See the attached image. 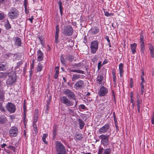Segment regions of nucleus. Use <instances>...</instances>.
<instances>
[{"label": "nucleus", "instance_id": "obj_3", "mask_svg": "<svg viewBox=\"0 0 154 154\" xmlns=\"http://www.w3.org/2000/svg\"><path fill=\"white\" fill-rule=\"evenodd\" d=\"M62 32L65 35L70 36L72 35L73 32V29L72 26H64L62 29Z\"/></svg>", "mask_w": 154, "mask_h": 154}, {"label": "nucleus", "instance_id": "obj_40", "mask_svg": "<svg viewBox=\"0 0 154 154\" xmlns=\"http://www.w3.org/2000/svg\"><path fill=\"white\" fill-rule=\"evenodd\" d=\"M111 149L109 148L106 149L104 152L103 154H110Z\"/></svg>", "mask_w": 154, "mask_h": 154}, {"label": "nucleus", "instance_id": "obj_55", "mask_svg": "<svg viewBox=\"0 0 154 154\" xmlns=\"http://www.w3.org/2000/svg\"><path fill=\"white\" fill-rule=\"evenodd\" d=\"M141 82L140 84H144L145 83V80L144 78L141 75Z\"/></svg>", "mask_w": 154, "mask_h": 154}, {"label": "nucleus", "instance_id": "obj_53", "mask_svg": "<svg viewBox=\"0 0 154 154\" xmlns=\"http://www.w3.org/2000/svg\"><path fill=\"white\" fill-rule=\"evenodd\" d=\"M27 0H24V5L25 9L26 10L27 9V5H26Z\"/></svg>", "mask_w": 154, "mask_h": 154}, {"label": "nucleus", "instance_id": "obj_61", "mask_svg": "<svg viewBox=\"0 0 154 154\" xmlns=\"http://www.w3.org/2000/svg\"><path fill=\"white\" fill-rule=\"evenodd\" d=\"M107 40L108 42L109 43V44H110V41L109 38V37L108 36H106L105 38Z\"/></svg>", "mask_w": 154, "mask_h": 154}, {"label": "nucleus", "instance_id": "obj_50", "mask_svg": "<svg viewBox=\"0 0 154 154\" xmlns=\"http://www.w3.org/2000/svg\"><path fill=\"white\" fill-rule=\"evenodd\" d=\"M133 80L132 78H131L130 79V85L131 88H132L133 86Z\"/></svg>", "mask_w": 154, "mask_h": 154}, {"label": "nucleus", "instance_id": "obj_45", "mask_svg": "<svg viewBox=\"0 0 154 154\" xmlns=\"http://www.w3.org/2000/svg\"><path fill=\"white\" fill-rule=\"evenodd\" d=\"M104 15L106 17H109L113 15V13H109L108 11H104Z\"/></svg>", "mask_w": 154, "mask_h": 154}, {"label": "nucleus", "instance_id": "obj_64", "mask_svg": "<svg viewBox=\"0 0 154 154\" xmlns=\"http://www.w3.org/2000/svg\"><path fill=\"white\" fill-rule=\"evenodd\" d=\"M137 100H140V96H139V94H137Z\"/></svg>", "mask_w": 154, "mask_h": 154}, {"label": "nucleus", "instance_id": "obj_56", "mask_svg": "<svg viewBox=\"0 0 154 154\" xmlns=\"http://www.w3.org/2000/svg\"><path fill=\"white\" fill-rule=\"evenodd\" d=\"M79 107L80 108H81L83 109H85L86 108L85 106L83 104H82V105H80Z\"/></svg>", "mask_w": 154, "mask_h": 154}, {"label": "nucleus", "instance_id": "obj_33", "mask_svg": "<svg viewBox=\"0 0 154 154\" xmlns=\"http://www.w3.org/2000/svg\"><path fill=\"white\" fill-rule=\"evenodd\" d=\"M75 138L76 140H81L82 138V134H77L75 136Z\"/></svg>", "mask_w": 154, "mask_h": 154}, {"label": "nucleus", "instance_id": "obj_28", "mask_svg": "<svg viewBox=\"0 0 154 154\" xmlns=\"http://www.w3.org/2000/svg\"><path fill=\"white\" fill-rule=\"evenodd\" d=\"M8 72H0V79L6 78L8 75Z\"/></svg>", "mask_w": 154, "mask_h": 154}, {"label": "nucleus", "instance_id": "obj_51", "mask_svg": "<svg viewBox=\"0 0 154 154\" xmlns=\"http://www.w3.org/2000/svg\"><path fill=\"white\" fill-rule=\"evenodd\" d=\"M102 65V64L101 65V61H100L98 63L97 66L98 69V70L100 69L101 66Z\"/></svg>", "mask_w": 154, "mask_h": 154}, {"label": "nucleus", "instance_id": "obj_60", "mask_svg": "<svg viewBox=\"0 0 154 154\" xmlns=\"http://www.w3.org/2000/svg\"><path fill=\"white\" fill-rule=\"evenodd\" d=\"M151 121L152 123V124H154V116H153L152 117V118L151 119Z\"/></svg>", "mask_w": 154, "mask_h": 154}, {"label": "nucleus", "instance_id": "obj_9", "mask_svg": "<svg viewBox=\"0 0 154 154\" xmlns=\"http://www.w3.org/2000/svg\"><path fill=\"white\" fill-rule=\"evenodd\" d=\"M60 100L62 103L68 106H72L73 105L72 102L71 101L66 97H62L60 98Z\"/></svg>", "mask_w": 154, "mask_h": 154}, {"label": "nucleus", "instance_id": "obj_52", "mask_svg": "<svg viewBox=\"0 0 154 154\" xmlns=\"http://www.w3.org/2000/svg\"><path fill=\"white\" fill-rule=\"evenodd\" d=\"M144 84H140V90L143 91V90H145V88L144 86Z\"/></svg>", "mask_w": 154, "mask_h": 154}, {"label": "nucleus", "instance_id": "obj_57", "mask_svg": "<svg viewBox=\"0 0 154 154\" xmlns=\"http://www.w3.org/2000/svg\"><path fill=\"white\" fill-rule=\"evenodd\" d=\"M108 60L106 59L103 61L102 63V65H104L108 63Z\"/></svg>", "mask_w": 154, "mask_h": 154}, {"label": "nucleus", "instance_id": "obj_4", "mask_svg": "<svg viewBox=\"0 0 154 154\" xmlns=\"http://www.w3.org/2000/svg\"><path fill=\"white\" fill-rule=\"evenodd\" d=\"M19 14L18 11L15 8L12 9L8 14V17L11 19L17 18Z\"/></svg>", "mask_w": 154, "mask_h": 154}, {"label": "nucleus", "instance_id": "obj_17", "mask_svg": "<svg viewBox=\"0 0 154 154\" xmlns=\"http://www.w3.org/2000/svg\"><path fill=\"white\" fill-rule=\"evenodd\" d=\"M55 29V42L56 43H57L59 42L58 40V35L59 31V28L58 25L56 26Z\"/></svg>", "mask_w": 154, "mask_h": 154}, {"label": "nucleus", "instance_id": "obj_58", "mask_svg": "<svg viewBox=\"0 0 154 154\" xmlns=\"http://www.w3.org/2000/svg\"><path fill=\"white\" fill-rule=\"evenodd\" d=\"M7 0H0V3L4 4L7 2Z\"/></svg>", "mask_w": 154, "mask_h": 154}, {"label": "nucleus", "instance_id": "obj_41", "mask_svg": "<svg viewBox=\"0 0 154 154\" xmlns=\"http://www.w3.org/2000/svg\"><path fill=\"white\" fill-rule=\"evenodd\" d=\"M5 26L6 29H9L11 28V26L8 21H7V22L5 24Z\"/></svg>", "mask_w": 154, "mask_h": 154}, {"label": "nucleus", "instance_id": "obj_27", "mask_svg": "<svg viewBox=\"0 0 154 154\" xmlns=\"http://www.w3.org/2000/svg\"><path fill=\"white\" fill-rule=\"evenodd\" d=\"M112 74L114 83L115 85H116V78L115 70L114 69L112 70Z\"/></svg>", "mask_w": 154, "mask_h": 154}, {"label": "nucleus", "instance_id": "obj_48", "mask_svg": "<svg viewBox=\"0 0 154 154\" xmlns=\"http://www.w3.org/2000/svg\"><path fill=\"white\" fill-rule=\"evenodd\" d=\"M7 148L8 149H10L12 150H13V151H14L15 150V148L14 146H8L7 147Z\"/></svg>", "mask_w": 154, "mask_h": 154}, {"label": "nucleus", "instance_id": "obj_34", "mask_svg": "<svg viewBox=\"0 0 154 154\" xmlns=\"http://www.w3.org/2000/svg\"><path fill=\"white\" fill-rule=\"evenodd\" d=\"M38 115L37 113H35L34 114V118L33 119V124H36L38 120Z\"/></svg>", "mask_w": 154, "mask_h": 154}, {"label": "nucleus", "instance_id": "obj_54", "mask_svg": "<svg viewBox=\"0 0 154 154\" xmlns=\"http://www.w3.org/2000/svg\"><path fill=\"white\" fill-rule=\"evenodd\" d=\"M32 72H33V70L30 69V70L29 71V77L30 79H31V77H32Z\"/></svg>", "mask_w": 154, "mask_h": 154}, {"label": "nucleus", "instance_id": "obj_1", "mask_svg": "<svg viewBox=\"0 0 154 154\" xmlns=\"http://www.w3.org/2000/svg\"><path fill=\"white\" fill-rule=\"evenodd\" d=\"M54 144L57 154H66V147L61 142L58 141H55Z\"/></svg>", "mask_w": 154, "mask_h": 154}, {"label": "nucleus", "instance_id": "obj_20", "mask_svg": "<svg viewBox=\"0 0 154 154\" xmlns=\"http://www.w3.org/2000/svg\"><path fill=\"white\" fill-rule=\"evenodd\" d=\"M8 120L4 115H0V124H4L6 123Z\"/></svg>", "mask_w": 154, "mask_h": 154}, {"label": "nucleus", "instance_id": "obj_22", "mask_svg": "<svg viewBox=\"0 0 154 154\" xmlns=\"http://www.w3.org/2000/svg\"><path fill=\"white\" fill-rule=\"evenodd\" d=\"M53 138L54 139H55V138L56 137V136L57 134V126L56 125H54L53 126Z\"/></svg>", "mask_w": 154, "mask_h": 154}, {"label": "nucleus", "instance_id": "obj_23", "mask_svg": "<svg viewBox=\"0 0 154 154\" xmlns=\"http://www.w3.org/2000/svg\"><path fill=\"white\" fill-rule=\"evenodd\" d=\"M137 46V44L135 43H134L133 44H131V51L132 53L133 54H134L136 52V49Z\"/></svg>", "mask_w": 154, "mask_h": 154}, {"label": "nucleus", "instance_id": "obj_42", "mask_svg": "<svg viewBox=\"0 0 154 154\" xmlns=\"http://www.w3.org/2000/svg\"><path fill=\"white\" fill-rule=\"evenodd\" d=\"M123 64L122 63H120L119 65V72H123Z\"/></svg>", "mask_w": 154, "mask_h": 154}, {"label": "nucleus", "instance_id": "obj_15", "mask_svg": "<svg viewBox=\"0 0 154 154\" xmlns=\"http://www.w3.org/2000/svg\"><path fill=\"white\" fill-rule=\"evenodd\" d=\"M84 85V82L82 80H80L75 84V88L76 89H79L83 88Z\"/></svg>", "mask_w": 154, "mask_h": 154}, {"label": "nucleus", "instance_id": "obj_35", "mask_svg": "<svg viewBox=\"0 0 154 154\" xmlns=\"http://www.w3.org/2000/svg\"><path fill=\"white\" fill-rule=\"evenodd\" d=\"M47 136L48 134H43L42 137V140L43 142L46 144L47 143V142L46 140V138H47Z\"/></svg>", "mask_w": 154, "mask_h": 154}, {"label": "nucleus", "instance_id": "obj_32", "mask_svg": "<svg viewBox=\"0 0 154 154\" xmlns=\"http://www.w3.org/2000/svg\"><path fill=\"white\" fill-rule=\"evenodd\" d=\"M5 93L2 91H0V101L3 102L5 100Z\"/></svg>", "mask_w": 154, "mask_h": 154}, {"label": "nucleus", "instance_id": "obj_43", "mask_svg": "<svg viewBox=\"0 0 154 154\" xmlns=\"http://www.w3.org/2000/svg\"><path fill=\"white\" fill-rule=\"evenodd\" d=\"M136 103L137 107H140V105L141 104L142 100H137Z\"/></svg>", "mask_w": 154, "mask_h": 154}, {"label": "nucleus", "instance_id": "obj_31", "mask_svg": "<svg viewBox=\"0 0 154 154\" xmlns=\"http://www.w3.org/2000/svg\"><path fill=\"white\" fill-rule=\"evenodd\" d=\"M60 12L61 15L62 16L63 14V7L62 6V2L60 0L58 3Z\"/></svg>", "mask_w": 154, "mask_h": 154}, {"label": "nucleus", "instance_id": "obj_24", "mask_svg": "<svg viewBox=\"0 0 154 154\" xmlns=\"http://www.w3.org/2000/svg\"><path fill=\"white\" fill-rule=\"evenodd\" d=\"M78 122L79 123L80 128L81 129H83L85 125L84 122L81 119H78Z\"/></svg>", "mask_w": 154, "mask_h": 154}, {"label": "nucleus", "instance_id": "obj_16", "mask_svg": "<svg viewBox=\"0 0 154 154\" xmlns=\"http://www.w3.org/2000/svg\"><path fill=\"white\" fill-rule=\"evenodd\" d=\"M37 60L40 62L43 60L44 55L43 53L40 50H39L37 52Z\"/></svg>", "mask_w": 154, "mask_h": 154}, {"label": "nucleus", "instance_id": "obj_59", "mask_svg": "<svg viewBox=\"0 0 154 154\" xmlns=\"http://www.w3.org/2000/svg\"><path fill=\"white\" fill-rule=\"evenodd\" d=\"M58 73H55L54 76V78L55 79H57L58 78Z\"/></svg>", "mask_w": 154, "mask_h": 154}, {"label": "nucleus", "instance_id": "obj_10", "mask_svg": "<svg viewBox=\"0 0 154 154\" xmlns=\"http://www.w3.org/2000/svg\"><path fill=\"white\" fill-rule=\"evenodd\" d=\"M64 94L67 96L70 99L75 100L76 96L75 94L69 89H66L63 91Z\"/></svg>", "mask_w": 154, "mask_h": 154}, {"label": "nucleus", "instance_id": "obj_29", "mask_svg": "<svg viewBox=\"0 0 154 154\" xmlns=\"http://www.w3.org/2000/svg\"><path fill=\"white\" fill-rule=\"evenodd\" d=\"M43 67V66L42 64L40 63H38L36 68L37 72H41L42 70Z\"/></svg>", "mask_w": 154, "mask_h": 154}, {"label": "nucleus", "instance_id": "obj_44", "mask_svg": "<svg viewBox=\"0 0 154 154\" xmlns=\"http://www.w3.org/2000/svg\"><path fill=\"white\" fill-rule=\"evenodd\" d=\"M103 147H99L97 154H103Z\"/></svg>", "mask_w": 154, "mask_h": 154}, {"label": "nucleus", "instance_id": "obj_63", "mask_svg": "<svg viewBox=\"0 0 154 154\" xmlns=\"http://www.w3.org/2000/svg\"><path fill=\"white\" fill-rule=\"evenodd\" d=\"M6 146V145L5 143H3L1 145V148H4L5 146Z\"/></svg>", "mask_w": 154, "mask_h": 154}, {"label": "nucleus", "instance_id": "obj_13", "mask_svg": "<svg viewBox=\"0 0 154 154\" xmlns=\"http://www.w3.org/2000/svg\"><path fill=\"white\" fill-rule=\"evenodd\" d=\"M108 89L102 86L100 87L98 92V94L100 97H103L106 96L108 93Z\"/></svg>", "mask_w": 154, "mask_h": 154}, {"label": "nucleus", "instance_id": "obj_18", "mask_svg": "<svg viewBox=\"0 0 154 154\" xmlns=\"http://www.w3.org/2000/svg\"><path fill=\"white\" fill-rule=\"evenodd\" d=\"M85 77V76L83 75L75 74L72 75V81H74L79 79L83 78Z\"/></svg>", "mask_w": 154, "mask_h": 154}, {"label": "nucleus", "instance_id": "obj_37", "mask_svg": "<svg viewBox=\"0 0 154 154\" xmlns=\"http://www.w3.org/2000/svg\"><path fill=\"white\" fill-rule=\"evenodd\" d=\"M113 117L115 125H118V123L116 118V115L114 112H113Z\"/></svg>", "mask_w": 154, "mask_h": 154}, {"label": "nucleus", "instance_id": "obj_12", "mask_svg": "<svg viewBox=\"0 0 154 154\" xmlns=\"http://www.w3.org/2000/svg\"><path fill=\"white\" fill-rule=\"evenodd\" d=\"M18 132V130L16 127H12L9 131V134L11 137H15L16 136Z\"/></svg>", "mask_w": 154, "mask_h": 154}, {"label": "nucleus", "instance_id": "obj_47", "mask_svg": "<svg viewBox=\"0 0 154 154\" xmlns=\"http://www.w3.org/2000/svg\"><path fill=\"white\" fill-rule=\"evenodd\" d=\"M5 15L4 13H0V20L3 19L5 18Z\"/></svg>", "mask_w": 154, "mask_h": 154}, {"label": "nucleus", "instance_id": "obj_7", "mask_svg": "<svg viewBox=\"0 0 154 154\" xmlns=\"http://www.w3.org/2000/svg\"><path fill=\"white\" fill-rule=\"evenodd\" d=\"M140 42L141 48V52L142 53H144L145 50V46L143 33V32H141L140 35Z\"/></svg>", "mask_w": 154, "mask_h": 154}, {"label": "nucleus", "instance_id": "obj_49", "mask_svg": "<svg viewBox=\"0 0 154 154\" xmlns=\"http://www.w3.org/2000/svg\"><path fill=\"white\" fill-rule=\"evenodd\" d=\"M59 67L56 66L55 68V73H58L59 72Z\"/></svg>", "mask_w": 154, "mask_h": 154}, {"label": "nucleus", "instance_id": "obj_6", "mask_svg": "<svg viewBox=\"0 0 154 154\" xmlns=\"http://www.w3.org/2000/svg\"><path fill=\"white\" fill-rule=\"evenodd\" d=\"M110 136V134H102L99 136V138L101 139V143L103 145L106 146L108 144L109 142L108 139Z\"/></svg>", "mask_w": 154, "mask_h": 154}, {"label": "nucleus", "instance_id": "obj_8", "mask_svg": "<svg viewBox=\"0 0 154 154\" xmlns=\"http://www.w3.org/2000/svg\"><path fill=\"white\" fill-rule=\"evenodd\" d=\"M110 130V126L109 124L106 123L104 126L100 128L98 131L100 134H105L107 132Z\"/></svg>", "mask_w": 154, "mask_h": 154}, {"label": "nucleus", "instance_id": "obj_39", "mask_svg": "<svg viewBox=\"0 0 154 154\" xmlns=\"http://www.w3.org/2000/svg\"><path fill=\"white\" fill-rule=\"evenodd\" d=\"M33 130L35 133L37 134L38 133V130L37 129V125L36 124H33Z\"/></svg>", "mask_w": 154, "mask_h": 154}, {"label": "nucleus", "instance_id": "obj_62", "mask_svg": "<svg viewBox=\"0 0 154 154\" xmlns=\"http://www.w3.org/2000/svg\"><path fill=\"white\" fill-rule=\"evenodd\" d=\"M33 19V16H32L31 18H29L28 20L30 21L31 23H32V20Z\"/></svg>", "mask_w": 154, "mask_h": 154}, {"label": "nucleus", "instance_id": "obj_19", "mask_svg": "<svg viewBox=\"0 0 154 154\" xmlns=\"http://www.w3.org/2000/svg\"><path fill=\"white\" fill-rule=\"evenodd\" d=\"M99 29L97 26L91 28L90 30L91 33L92 35H96L99 31Z\"/></svg>", "mask_w": 154, "mask_h": 154}, {"label": "nucleus", "instance_id": "obj_26", "mask_svg": "<svg viewBox=\"0 0 154 154\" xmlns=\"http://www.w3.org/2000/svg\"><path fill=\"white\" fill-rule=\"evenodd\" d=\"M15 44L18 46H21V40L19 37H16L15 41Z\"/></svg>", "mask_w": 154, "mask_h": 154}, {"label": "nucleus", "instance_id": "obj_46", "mask_svg": "<svg viewBox=\"0 0 154 154\" xmlns=\"http://www.w3.org/2000/svg\"><path fill=\"white\" fill-rule=\"evenodd\" d=\"M60 61L61 63L64 64H65L66 63V61L64 60V58L62 56H61L60 57Z\"/></svg>", "mask_w": 154, "mask_h": 154}, {"label": "nucleus", "instance_id": "obj_5", "mask_svg": "<svg viewBox=\"0 0 154 154\" xmlns=\"http://www.w3.org/2000/svg\"><path fill=\"white\" fill-rule=\"evenodd\" d=\"M98 44L97 40L93 41L91 42L90 48L92 53L94 54L96 53L98 49Z\"/></svg>", "mask_w": 154, "mask_h": 154}, {"label": "nucleus", "instance_id": "obj_2", "mask_svg": "<svg viewBox=\"0 0 154 154\" xmlns=\"http://www.w3.org/2000/svg\"><path fill=\"white\" fill-rule=\"evenodd\" d=\"M72 68H77V69H71L70 70V72L80 73L82 74H85V71L79 69L82 67V64L81 63H75L72 64Z\"/></svg>", "mask_w": 154, "mask_h": 154}, {"label": "nucleus", "instance_id": "obj_14", "mask_svg": "<svg viewBox=\"0 0 154 154\" xmlns=\"http://www.w3.org/2000/svg\"><path fill=\"white\" fill-rule=\"evenodd\" d=\"M16 78L14 75L10 76L9 75L7 80L6 81V83L7 85H10L13 83L16 82Z\"/></svg>", "mask_w": 154, "mask_h": 154}, {"label": "nucleus", "instance_id": "obj_38", "mask_svg": "<svg viewBox=\"0 0 154 154\" xmlns=\"http://www.w3.org/2000/svg\"><path fill=\"white\" fill-rule=\"evenodd\" d=\"M66 59L68 60L69 62H71L74 60V57L70 55L67 56Z\"/></svg>", "mask_w": 154, "mask_h": 154}, {"label": "nucleus", "instance_id": "obj_25", "mask_svg": "<svg viewBox=\"0 0 154 154\" xmlns=\"http://www.w3.org/2000/svg\"><path fill=\"white\" fill-rule=\"evenodd\" d=\"M103 79V77L102 75H98L97 79V83L99 85L101 84Z\"/></svg>", "mask_w": 154, "mask_h": 154}, {"label": "nucleus", "instance_id": "obj_36", "mask_svg": "<svg viewBox=\"0 0 154 154\" xmlns=\"http://www.w3.org/2000/svg\"><path fill=\"white\" fill-rule=\"evenodd\" d=\"M3 102H2V101H0V110L2 112H5L6 111L4 109V107L2 106V103Z\"/></svg>", "mask_w": 154, "mask_h": 154}, {"label": "nucleus", "instance_id": "obj_11", "mask_svg": "<svg viewBox=\"0 0 154 154\" xmlns=\"http://www.w3.org/2000/svg\"><path fill=\"white\" fill-rule=\"evenodd\" d=\"M5 108L6 110L10 113H14L16 110L15 106L11 103H8L6 105Z\"/></svg>", "mask_w": 154, "mask_h": 154}, {"label": "nucleus", "instance_id": "obj_30", "mask_svg": "<svg viewBox=\"0 0 154 154\" xmlns=\"http://www.w3.org/2000/svg\"><path fill=\"white\" fill-rule=\"evenodd\" d=\"M8 68L6 64H0V70L5 71Z\"/></svg>", "mask_w": 154, "mask_h": 154}, {"label": "nucleus", "instance_id": "obj_21", "mask_svg": "<svg viewBox=\"0 0 154 154\" xmlns=\"http://www.w3.org/2000/svg\"><path fill=\"white\" fill-rule=\"evenodd\" d=\"M149 48L150 51V53L151 57L152 58H154V50L153 46L151 44H149Z\"/></svg>", "mask_w": 154, "mask_h": 154}]
</instances>
